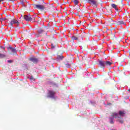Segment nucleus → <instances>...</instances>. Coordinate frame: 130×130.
Returning a JSON list of instances; mask_svg holds the SVG:
<instances>
[{
  "instance_id": "f257e3e1",
  "label": "nucleus",
  "mask_w": 130,
  "mask_h": 130,
  "mask_svg": "<svg viewBox=\"0 0 130 130\" xmlns=\"http://www.w3.org/2000/svg\"><path fill=\"white\" fill-rule=\"evenodd\" d=\"M24 19H25L26 21H27L28 22H32L33 23L34 22H35V17L32 16H28V15H24Z\"/></svg>"
},
{
  "instance_id": "f03ea898",
  "label": "nucleus",
  "mask_w": 130,
  "mask_h": 130,
  "mask_svg": "<svg viewBox=\"0 0 130 130\" xmlns=\"http://www.w3.org/2000/svg\"><path fill=\"white\" fill-rule=\"evenodd\" d=\"M17 24V27L20 26V22L16 19H12L9 24L10 28H14V25Z\"/></svg>"
},
{
  "instance_id": "7ed1b4c3",
  "label": "nucleus",
  "mask_w": 130,
  "mask_h": 130,
  "mask_svg": "<svg viewBox=\"0 0 130 130\" xmlns=\"http://www.w3.org/2000/svg\"><path fill=\"white\" fill-rule=\"evenodd\" d=\"M88 4H90V5L92 6L93 8H97V7H98V5H99L98 1L96 0H90Z\"/></svg>"
},
{
  "instance_id": "20e7f679",
  "label": "nucleus",
  "mask_w": 130,
  "mask_h": 130,
  "mask_svg": "<svg viewBox=\"0 0 130 130\" xmlns=\"http://www.w3.org/2000/svg\"><path fill=\"white\" fill-rule=\"evenodd\" d=\"M7 49L9 50V51H11V53L10 54H17V50L15 48H13L11 46H9L8 48Z\"/></svg>"
},
{
  "instance_id": "39448f33",
  "label": "nucleus",
  "mask_w": 130,
  "mask_h": 130,
  "mask_svg": "<svg viewBox=\"0 0 130 130\" xmlns=\"http://www.w3.org/2000/svg\"><path fill=\"white\" fill-rule=\"evenodd\" d=\"M35 9H38V10H40V11H44L45 10V7L44 5H35Z\"/></svg>"
},
{
  "instance_id": "423d86ee",
  "label": "nucleus",
  "mask_w": 130,
  "mask_h": 130,
  "mask_svg": "<svg viewBox=\"0 0 130 130\" xmlns=\"http://www.w3.org/2000/svg\"><path fill=\"white\" fill-rule=\"evenodd\" d=\"M54 95H55V91L52 90H49L47 97V98H54Z\"/></svg>"
},
{
  "instance_id": "0eeeda50",
  "label": "nucleus",
  "mask_w": 130,
  "mask_h": 130,
  "mask_svg": "<svg viewBox=\"0 0 130 130\" xmlns=\"http://www.w3.org/2000/svg\"><path fill=\"white\" fill-rule=\"evenodd\" d=\"M115 118H118L117 121H118V122L120 123H123V118L118 117V114L115 113Z\"/></svg>"
},
{
  "instance_id": "6e6552de",
  "label": "nucleus",
  "mask_w": 130,
  "mask_h": 130,
  "mask_svg": "<svg viewBox=\"0 0 130 130\" xmlns=\"http://www.w3.org/2000/svg\"><path fill=\"white\" fill-rule=\"evenodd\" d=\"M99 66L100 68L101 69H105V61L102 60H99Z\"/></svg>"
},
{
  "instance_id": "1a4fd4ad",
  "label": "nucleus",
  "mask_w": 130,
  "mask_h": 130,
  "mask_svg": "<svg viewBox=\"0 0 130 130\" xmlns=\"http://www.w3.org/2000/svg\"><path fill=\"white\" fill-rule=\"evenodd\" d=\"M45 29L46 28H39L38 29V33H39V34H43L45 33V34H46V31H45Z\"/></svg>"
},
{
  "instance_id": "9d476101",
  "label": "nucleus",
  "mask_w": 130,
  "mask_h": 130,
  "mask_svg": "<svg viewBox=\"0 0 130 130\" xmlns=\"http://www.w3.org/2000/svg\"><path fill=\"white\" fill-rule=\"evenodd\" d=\"M107 23L108 25H113V24H114V21H113V19H112V18H109L107 20Z\"/></svg>"
},
{
  "instance_id": "9b49d317",
  "label": "nucleus",
  "mask_w": 130,
  "mask_h": 130,
  "mask_svg": "<svg viewBox=\"0 0 130 130\" xmlns=\"http://www.w3.org/2000/svg\"><path fill=\"white\" fill-rule=\"evenodd\" d=\"M112 117L110 118V123H111V124H113L114 123V122H113V118H115V114H112L111 115Z\"/></svg>"
},
{
  "instance_id": "f8f14e48",
  "label": "nucleus",
  "mask_w": 130,
  "mask_h": 130,
  "mask_svg": "<svg viewBox=\"0 0 130 130\" xmlns=\"http://www.w3.org/2000/svg\"><path fill=\"white\" fill-rule=\"evenodd\" d=\"M30 60L34 62V63H38L39 60L38 58L35 57H32L30 58Z\"/></svg>"
},
{
  "instance_id": "ddd939ff",
  "label": "nucleus",
  "mask_w": 130,
  "mask_h": 130,
  "mask_svg": "<svg viewBox=\"0 0 130 130\" xmlns=\"http://www.w3.org/2000/svg\"><path fill=\"white\" fill-rule=\"evenodd\" d=\"M116 25H126L125 22H124L122 20H119L117 21Z\"/></svg>"
},
{
  "instance_id": "4468645a",
  "label": "nucleus",
  "mask_w": 130,
  "mask_h": 130,
  "mask_svg": "<svg viewBox=\"0 0 130 130\" xmlns=\"http://www.w3.org/2000/svg\"><path fill=\"white\" fill-rule=\"evenodd\" d=\"M111 7L113 9H115V10L116 11V12H118V9H117V6H116V5H115L114 4H111Z\"/></svg>"
},
{
  "instance_id": "2eb2a0df",
  "label": "nucleus",
  "mask_w": 130,
  "mask_h": 130,
  "mask_svg": "<svg viewBox=\"0 0 130 130\" xmlns=\"http://www.w3.org/2000/svg\"><path fill=\"white\" fill-rule=\"evenodd\" d=\"M111 64H112V62L109 61H106V62H105V66H106V67H109V66H111Z\"/></svg>"
},
{
  "instance_id": "dca6fc26",
  "label": "nucleus",
  "mask_w": 130,
  "mask_h": 130,
  "mask_svg": "<svg viewBox=\"0 0 130 130\" xmlns=\"http://www.w3.org/2000/svg\"><path fill=\"white\" fill-rule=\"evenodd\" d=\"M119 114L120 116H124V114H125V112L124 111H119V114Z\"/></svg>"
},
{
  "instance_id": "f3484780",
  "label": "nucleus",
  "mask_w": 130,
  "mask_h": 130,
  "mask_svg": "<svg viewBox=\"0 0 130 130\" xmlns=\"http://www.w3.org/2000/svg\"><path fill=\"white\" fill-rule=\"evenodd\" d=\"M63 59V56L62 55H58L57 56V59H58V60H62V59Z\"/></svg>"
},
{
  "instance_id": "a211bd4d",
  "label": "nucleus",
  "mask_w": 130,
  "mask_h": 130,
  "mask_svg": "<svg viewBox=\"0 0 130 130\" xmlns=\"http://www.w3.org/2000/svg\"><path fill=\"white\" fill-rule=\"evenodd\" d=\"M56 46V44H53V43L51 44V48L52 49H53L55 48Z\"/></svg>"
},
{
  "instance_id": "6ab92c4d",
  "label": "nucleus",
  "mask_w": 130,
  "mask_h": 130,
  "mask_svg": "<svg viewBox=\"0 0 130 130\" xmlns=\"http://www.w3.org/2000/svg\"><path fill=\"white\" fill-rule=\"evenodd\" d=\"M74 4L77 6L79 5V0H74Z\"/></svg>"
},
{
  "instance_id": "aec40b11",
  "label": "nucleus",
  "mask_w": 130,
  "mask_h": 130,
  "mask_svg": "<svg viewBox=\"0 0 130 130\" xmlns=\"http://www.w3.org/2000/svg\"><path fill=\"white\" fill-rule=\"evenodd\" d=\"M4 57H6V55L0 53V58H3Z\"/></svg>"
},
{
  "instance_id": "412c9836",
  "label": "nucleus",
  "mask_w": 130,
  "mask_h": 130,
  "mask_svg": "<svg viewBox=\"0 0 130 130\" xmlns=\"http://www.w3.org/2000/svg\"><path fill=\"white\" fill-rule=\"evenodd\" d=\"M72 39L73 40H78V39H79V38L77 37H72Z\"/></svg>"
},
{
  "instance_id": "4be33fe9",
  "label": "nucleus",
  "mask_w": 130,
  "mask_h": 130,
  "mask_svg": "<svg viewBox=\"0 0 130 130\" xmlns=\"http://www.w3.org/2000/svg\"><path fill=\"white\" fill-rule=\"evenodd\" d=\"M38 24H40L41 22V18L40 17L38 18V20L37 21Z\"/></svg>"
},
{
  "instance_id": "5701e85b",
  "label": "nucleus",
  "mask_w": 130,
  "mask_h": 130,
  "mask_svg": "<svg viewBox=\"0 0 130 130\" xmlns=\"http://www.w3.org/2000/svg\"><path fill=\"white\" fill-rule=\"evenodd\" d=\"M21 4L22 5V7L25 8L26 5H25V4H24V1H21Z\"/></svg>"
},
{
  "instance_id": "b1692460",
  "label": "nucleus",
  "mask_w": 130,
  "mask_h": 130,
  "mask_svg": "<svg viewBox=\"0 0 130 130\" xmlns=\"http://www.w3.org/2000/svg\"><path fill=\"white\" fill-rule=\"evenodd\" d=\"M65 65L67 68H70V67H71V65L69 63H65Z\"/></svg>"
},
{
  "instance_id": "393cba45",
  "label": "nucleus",
  "mask_w": 130,
  "mask_h": 130,
  "mask_svg": "<svg viewBox=\"0 0 130 130\" xmlns=\"http://www.w3.org/2000/svg\"><path fill=\"white\" fill-rule=\"evenodd\" d=\"M30 80H31L32 81H35V79L33 78V76H31L30 77Z\"/></svg>"
},
{
  "instance_id": "a878e982",
  "label": "nucleus",
  "mask_w": 130,
  "mask_h": 130,
  "mask_svg": "<svg viewBox=\"0 0 130 130\" xmlns=\"http://www.w3.org/2000/svg\"><path fill=\"white\" fill-rule=\"evenodd\" d=\"M8 62H9V63H12V62H13V60H8Z\"/></svg>"
},
{
  "instance_id": "bb28decb",
  "label": "nucleus",
  "mask_w": 130,
  "mask_h": 130,
  "mask_svg": "<svg viewBox=\"0 0 130 130\" xmlns=\"http://www.w3.org/2000/svg\"><path fill=\"white\" fill-rule=\"evenodd\" d=\"M114 35H112L111 36V39H114Z\"/></svg>"
},
{
  "instance_id": "cd10ccee",
  "label": "nucleus",
  "mask_w": 130,
  "mask_h": 130,
  "mask_svg": "<svg viewBox=\"0 0 130 130\" xmlns=\"http://www.w3.org/2000/svg\"><path fill=\"white\" fill-rule=\"evenodd\" d=\"M0 20H3V21H5V20H6V19L1 18Z\"/></svg>"
},
{
  "instance_id": "c85d7f7f",
  "label": "nucleus",
  "mask_w": 130,
  "mask_h": 130,
  "mask_svg": "<svg viewBox=\"0 0 130 130\" xmlns=\"http://www.w3.org/2000/svg\"><path fill=\"white\" fill-rule=\"evenodd\" d=\"M2 48H3V49H5V48L4 47H1Z\"/></svg>"
},
{
  "instance_id": "c756f323",
  "label": "nucleus",
  "mask_w": 130,
  "mask_h": 130,
  "mask_svg": "<svg viewBox=\"0 0 130 130\" xmlns=\"http://www.w3.org/2000/svg\"><path fill=\"white\" fill-rule=\"evenodd\" d=\"M4 1H5V0H0V3L2 2H4Z\"/></svg>"
},
{
  "instance_id": "7c9ffc66",
  "label": "nucleus",
  "mask_w": 130,
  "mask_h": 130,
  "mask_svg": "<svg viewBox=\"0 0 130 130\" xmlns=\"http://www.w3.org/2000/svg\"><path fill=\"white\" fill-rule=\"evenodd\" d=\"M77 16H79V13L76 14Z\"/></svg>"
}]
</instances>
